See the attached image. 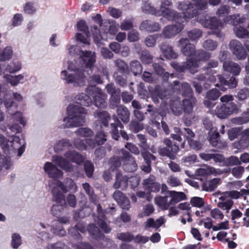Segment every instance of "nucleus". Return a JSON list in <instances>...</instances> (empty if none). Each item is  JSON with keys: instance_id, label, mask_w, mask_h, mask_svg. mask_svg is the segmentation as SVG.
Segmentation results:
<instances>
[{"instance_id": "obj_5", "label": "nucleus", "mask_w": 249, "mask_h": 249, "mask_svg": "<svg viewBox=\"0 0 249 249\" xmlns=\"http://www.w3.org/2000/svg\"><path fill=\"white\" fill-rule=\"evenodd\" d=\"M173 88L175 91L179 92L183 96L190 97L189 99L182 100V106L185 113H191L196 100L195 97L191 96L192 89L190 85L187 83H181L178 81H174Z\"/></svg>"}, {"instance_id": "obj_21", "label": "nucleus", "mask_w": 249, "mask_h": 249, "mask_svg": "<svg viewBox=\"0 0 249 249\" xmlns=\"http://www.w3.org/2000/svg\"><path fill=\"white\" fill-rule=\"evenodd\" d=\"M157 16H162L169 21H175L176 23H183L182 20H179V13L170 8L163 11H158Z\"/></svg>"}, {"instance_id": "obj_17", "label": "nucleus", "mask_w": 249, "mask_h": 249, "mask_svg": "<svg viewBox=\"0 0 249 249\" xmlns=\"http://www.w3.org/2000/svg\"><path fill=\"white\" fill-rule=\"evenodd\" d=\"M178 46L181 52L185 55L191 56L195 54L196 48L193 44L190 43L187 38H181L178 42Z\"/></svg>"}, {"instance_id": "obj_52", "label": "nucleus", "mask_w": 249, "mask_h": 249, "mask_svg": "<svg viewBox=\"0 0 249 249\" xmlns=\"http://www.w3.org/2000/svg\"><path fill=\"white\" fill-rule=\"evenodd\" d=\"M76 197L74 195L69 194L66 198L65 199V203H58L61 205L70 206L71 207H75L76 205Z\"/></svg>"}, {"instance_id": "obj_3", "label": "nucleus", "mask_w": 249, "mask_h": 249, "mask_svg": "<svg viewBox=\"0 0 249 249\" xmlns=\"http://www.w3.org/2000/svg\"><path fill=\"white\" fill-rule=\"evenodd\" d=\"M65 158L59 155L53 156L52 160L59 167L67 172L73 171V166L71 161L80 164L84 161V158L75 151H69L64 154Z\"/></svg>"}, {"instance_id": "obj_8", "label": "nucleus", "mask_w": 249, "mask_h": 249, "mask_svg": "<svg viewBox=\"0 0 249 249\" xmlns=\"http://www.w3.org/2000/svg\"><path fill=\"white\" fill-rule=\"evenodd\" d=\"M177 9L182 12L183 16L179 14V20H182L183 23L186 22L189 19L198 16L202 10H198L194 6V3H191L189 1H182L178 3Z\"/></svg>"}, {"instance_id": "obj_13", "label": "nucleus", "mask_w": 249, "mask_h": 249, "mask_svg": "<svg viewBox=\"0 0 249 249\" xmlns=\"http://www.w3.org/2000/svg\"><path fill=\"white\" fill-rule=\"evenodd\" d=\"M171 66L177 71H184L186 70H188L191 73L194 74L197 71V70L199 67V64L197 61H195L192 59H189L181 65L173 62L171 63Z\"/></svg>"}, {"instance_id": "obj_62", "label": "nucleus", "mask_w": 249, "mask_h": 249, "mask_svg": "<svg viewBox=\"0 0 249 249\" xmlns=\"http://www.w3.org/2000/svg\"><path fill=\"white\" fill-rule=\"evenodd\" d=\"M140 60L143 64H149L152 62L153 56L147 51H142L140 56Z\"/></svg>"}, {"instance_id": "obj_64", "label": "nucleus", "mask_w": 249, "mask_h": 249, "mask_svg": "<svg viewBox=\"0 0 249 249\" xmlns=\"http://www.w3.org/2000/svg\"><path fill=\"white\" fill-rule=\"evenodd\" d=\"M231 122L232 124L236 125H240L249 122V117L248 116H241L240 117H235L231 119Z\"/></svg>"}, {"instance_id": "obj_20", "label": "nucleus", "mask_w": 249, "mask_h": 249, "mask_svg": "<svg viewBox=\"0 0 249 249\" xmlns=\"http://www.w3.org/2000/svg\"><path fill=\"white\" fill-rule=\"evenodd\" d=\"M223 172L219 169H215L210 166H205L196 170L195 175L198 177H207L213 175H221Z\"/></svg>"}, {"instance_id": "obj_28", "label": "nucleus", "mask_w": 249, "mask_h": 249, "mask_svg": "<svg viewBox=\"0 0 249 249\" xmlns=\"http://www.w3.org/2000/svg\"><path fill=\"white\" fill-rule=\"evenodd\" d=\"M107 72L106 68H101L97 69V73H94L89 78V83L92 85L100 84L102 83L101 77L104 75H107Z\"/></svg>"}, {"instance_id": "obj_30", "label": "nucleus", "mask_w": 249, "mask_h": 249, "mask_svg": "<svg viewBox=\"0 0 249 249\" xmlns=\"http://www.w3.org/2000/svg\"><path fill=\"white\" fill-rule=\"evenodd\" d=\"M170 107L172 113L176 116H178L182 113L181 102L178 98L174 97L171 99Z\"/></svg>"}, {"instance_id": "obj_29", "label": "nucleus", "mask_w": 249, "mask_h": 249, "mask_svg": "<svg viewBox=\"0 0 249 249\" xmlns=\"http://www.w3.org/2000/svg\"><path fill=\"white\" fill-rule=\"evenodd\" d=\"M165 222V219L163 217L161 216L155 220L152 218H149L144 222V225L145 229L154 228L155 229H158Z\"/></svg>"}, {"instance_id": "obj_24", "label": "nucleus", "mask_w": 249, "mask_h": 249, "mask_svg": "<svg viewBox=\"0 0 249 249\" xmlns=\"http://www.w3.org/2000/svg\"><path fill=\"white\" fill-rule=\"evenodd\" d=\"M115 200L124 210H128L130 208V203L127 197L120 191H116L113 194Z\"/></svg>"}, {"instance_id": "obj_48", "label": "nucleus", "mask_w": 249, "mask_h": 249, "mask_svg": "<svg viewBox=\"0 0 249 249\" xmlns=\"http://www.w3.org/2000/svg\"><path fill=\"white\" fill-rule=\"evenodd\" d=\"M153 68L156 73L162 75L164 80H167L169 77L170 74L168 72H164V69L158 64L154 63L153 65Z\"/></svg>"}, {"instance_id": "obj_12", "label": "nucleus", "mask_w": 249, "mask_h": 249, "mask_svg": "<svg viewBox=\"0 0 249 249\" xmlns=\"http://www.w3.org/2000/svg\"><path fill=\"white\" fill-rule=\"evenodd\" d=\"M69 222V218L67 216H63L59 218V221H54L51 226L49 225H45L43 223H40V226L42 229H45L47 228H50V230L53 234L63 236L65 234V231L62 228L61 223L66 224Z\"/></svg>"}, {"instance_id": "obj_37", "label": "nucleus", "mask_w": 249, "mask_h": 249, "mask_svg": "<svg viewBox=\"0 0 249 249\" xmlns=\"http://www.w3.org/2000/svg\"><path fill=\"white\" fill-rule=\"evenodd\" d=\"M13 54V49L10 46H7L2 50L0 49V61L8 60L12 58Z\"/></svg>"}, {"instance_id": "obj_47", "label": "nucleus", "mask_w": 249, "mask_h": 249, "mask_svg": "<svg viewBox=\"0 0 249 249\" xmlns=\"http://www.w3.org/2000/svg\"><path fill=\"white\" fill-rule=\"evenodd\" d=\"M130 68L132 72L135 75H137L142 72V66L137 60H133L130 62Z\"/></svg>"}, {"instance_id": "obj_49", "label": "nucleus", "mask_w": 249, "mask_h": 249, "mask_svg": "<svg viewBox=\"0 0 249 249\" xmlns=\"http://www.w3.org/2000/svg\"><path fill=\"white\" fill-rule=\"evenodd\" d=\"M107 13L110 16L115 18H119L122 16V11L121 10L113 7H108Z\"/></svg>"}, {"instance_id": "obj_60", "label": "nucleus", "mask_w": 249, "mask_h": 249, "mask_svg": "<svg viewBox=\"0 0 249 249\" xmlns=\"http://www.w3.org/2000/svg\"><path fill=\"white\" fill-rule=\"evenodd\" d=\"M88 231L91 234L95 236L97 238H101L102 237L103 235L101 233L99 227L93 224L89 225Z\"/></svg>"}, {"instance_id": "obj_15", "label": "nucleus", "mask_w": 249, "mask_h": 249, "mask_svg": "<svg viewBox=\"0 0 249 249\" xmlns=\"http://www.w3.org/2000/svg\"><path fill=\"white\" fill-rule=\"evenodd\" d=\"M43 169L45 173L51 178L57 180L58 178H62L63 177V172L59 169H58L55 165L50 162H46L44 166ZM53 181V184L50 186L54 185Z\"/></svg>"}, {"instance_id": "obj_59", "label": "nucleus", "mask_w": 249, "mask_h": 249, "mask_svg": "<svg viewBox=\"0 0 249 249\" xmlns=\"http://www.w3.org/2000/svg\"><path fill=\"white\" fill-rule=\"evenodd\" d=\"M131 130L135 133H137L143 129L144 125L142 123L136 121H132L129 125Z\"/></svg>"}, {"instance_id": "obj_22", "label": "nucleus", "mask_w": 249, "mask_h": 249, "mask_svg": "<svg viewBox=\"0 0 249 249\" xmlns=\"http://www.w3.org/2000/svg\"><path fill=\"white\" fill-rule=\"evenodd\" d=\"M123 158L124 159V168L127 172H133L137 169V164L134 158L129 153L124 150L122 151Z\"/></svg>"}, {"instance_id": "obj_11", "label": "nucleus", "mask_w": 249, "mask_h": 249, "mask_svg": "<svg viewBox=\"0 0 249 249\" xmlns=\"http://www.w3.org/2000/svg\"><path fill=\"white\" fill-rule=\"evenodd\" d=\"M86 92L93 96L95 105L96 107L104 108L107 106L106 102L107 96L101 89L94 86H89L86 89Z\"/></svg>"}, {"instance_id": "obj_10", "label": "nucleus", "mask_w": 249, "mask_h": 249, "mask_svg": "<svg viewBox=\"0 0 249 249\" xmlns=\"http://www.w3.org/2000/svg\"><path fill=\"white\" fill-rule=\"evenodd\" d=\"M239 107L233 103L228 104H223L217 106L214 112V114L220 119H225L233 113H237Z\"/></svg>"}, {"instance_id": "obj_56", "label": "nucleus", "mask_w": 249, "mask_h": 249, "mask_svg": "<svg viewBox=\"0 0 249 249\" xmlns=\"http://www.w3.org/2000/svg\"><path fill=\"white\" fill-rule=\"evenodd\" d=\"M202 32L199 29H195L188 32V36L191 41H195L201 36Z\"/></svg>"}, {"instance_id": "obj_6", "label": "nucleus", "mask_w": 249, "mask_h": 249, "mask_svg": "<svg viewBox=\"0 0 249 249\" xmlns=\"http://www.w3.org/2000/svg\"><path fill=\"white\" fill-rule=\"evenodd\" d=\"M25 142L20 138L14 136L11 141L7 142L4 137L0 134V146L6 153L12 154L18 151V155L20 157L25 150Z\"/></svg>"}, {"instance_id": "obj_32", "label": "nucleus", "mask_w": 249, "mask_h": 249, "mask_svg": "<svg viewBox=\"0 0 249 249\" xmlns=\"http://www.w3.org/2000/svg\"><path fill=\"white\" fill-rule=\"evenodd\" d=\"M169 196L171 197L170 202L172 203V205H174L181 200L186 199V195L181 192L169 191Z\"/></svg>"}, {"instance_id": "obj_35", "label": "nucleus", "mask_w": 249, "mask_h": 249, "mask_svg": "<svg viewBox=\"0 0 249 249\" xmlns=\"http://www.w3.org/2000/svg\"><path fill=\"white\" fill-rule=\"evenodd\" d=\"M117 112L124 123H127L129 121L130 114L127 108L123 105H120L117 108Z\"/></svg>"}, {"instance_id": "obj_45", "label": "nucleus", "mask_w": 249, "mask_h": 249, "mask_svg": "<svg viewBox=\"0 0 249 249\" xmlns=\"http://www.w3.org/2000/svg\"><path fill=\"white\" fill-rule=\"evenodd\" d=\"M22 244L21 236L17 233H14L11 236V245L14 249H18Z\"/></svg>"}, {"instance_id": "obj_42", "label": "nucleus", "mask_w": 249, "mask_h": 249, "mask_svg": "<svg viewBox=\"0 0 249 249\" xmlns=\"http://www.w3.org/2000/svg\"><path fill=\"white\" fill-rule=\"evenodd\" d=\"M71 144L69 140L64 139L58 141L54 146L56 152H60L65 147L71 146Z\"/></svg>"}, {"instance_id": "obj_26", "label": "nucleus", "mask_w": 249, "mask_h": 249, "mask_svg": "<svg viewBox=\"0 0 249 249\" xmlns=\"http://www.w3.org/2000/svg\"><path fill=\"white\" fill-rule=\"evenodd\" d=\"M160 28V25L159 23L148 20L142 21L139 27L140 30L146 31L149 32H157L159 31Z\"/></svg>"}, {"instance_id": "obj_14", "label": "nucleus", "mask_w": 249, "mask_h": 249, "mask_svg": "<svg viewBox=\"0 0 249 249\" xmlns=\"http://www.w3.org/2000/svg\"><path fill=\"white\" fill-rule=\"evenodd\" d=\"M184 23L168 25L165 26L162 31L161 36L166 38H171L180 33L184 29Z\"/></svg>"}, {"instance_id": "obj_18", "label": "nucleus", "mask_w": 249, "mask_h": 249, "mask_svg": "<svg viewBox=\"0 0 249 249\" xmlns=\"http://www.w3.org/2000/svg\"><path fill=\"white\" fill-rule=\"evenodd\" d=\"M203 26L211 29H219L223 26L221 19H218L216 17H213L208 19H200L199 18L197 19Z\"/></svg>"}, {"instance_id": "obj_38", "label": "nucleus", "mask_w": 249, "mask_h": 249, "mask_svg": "<svg viewBox=\"0 0 249 249\" xmlns=\"http://www.w3.org/2000/svg\"><path fill=\"white\" fill-rule=\"evenodd\" d=\"M86 231L85 227L82 223L77 224L75 227L71 228L69 231V233L75 238H78L80 236L79 231L84 232Z\"/></svg>"}, {"instance_id": "obj_44", "label": "nucleus", "mask_w": 249, "mask_h": 249, "mask_svg": "<svg viewBox=\"0 0 249 249\" xmlns=\"http://www.w3.org/2000/svg\"><path fill=\"white\" fill-rule=\"evenodd\" d=\"M142 9L145 13L151 14L157 16L158 10L151 5L149 0H143L142 6Z\"/></svg>"}, {"instance_id": "obj_4", "label": "nucleus", "mask_w": 249, "mask_h": 249, "mask_svg": "<svg viewBox=\"0 0 249 249\" xmlns=\"http://www.w3.org/2000/svg\"><path fill=\"white\" fill-rule=\"evenodd\" d=\"M54 185L52 186V193L55 201L57 203H65L64 193L68 191L75 192L77 186L71 178H68L64 180V184L57 180L53 181Z\"/></svg>"}, {"instance_id": "obj_57", "label": "nucleus", "mask_w": 249, "mask_h": 249, "mask_svg": "<svg viewBox=\"0 0 249 249\" xmlns=\"http://www.w3.org/2000/svg\"><path fill=\"white\" fill-rule=\"evenodd\" d=\"M23 11L28 15H33L36 11L34 4L31 2H26L23 6Z\"/></svg>"}, {"instance_id": "obj_40", "label": "nucleus", "mask_w": 249, "mask_h": 249, "mask_svg": "<svg viewBox=\"0 0 249 249\" xmlns=\"http://www.w3.org/2000/svg\"><path fill=\"white\" fill-rule=\"evenodd\" d=\"M4 78L11 85L16 86L18 84L20 81L23 79L24 76L22 74L15 76L6 74L4 76Z\"/></svg>"}, {"instance_id": "obj_33", "label": "nucleus", "mask_w": 249, "mask_h": 249, "mask_svg": "<svg viewBox=\"0 0 249 249\" xmlns=\"http://www.w3.org/2000/svg\"><path fill=\"white\" fill-rule=\"evenodd\" d=\"M128 178L125 176H123L122 174L117 173L116 174V178L114 184V187L115 189L122 188L124 189L126 188L128 183Z\"/></svg>"}, {"instance_id": "obj_46", "label": "nucleus", "mask_w": 249, "mask_h": 249, "mask_svg": "<svg viewBox=\"0 0 249 249\" xmlns=\"http://www.w3.org/2000/svg\"><path fill=\"white\" fill-rule=\"evenodd\" d=\"M75 133L78 136L85 138L91 137L93 135L92 130L87 127L78 128L75 131Z\"/></svg>"}, {"instance_id": "obj_23", "label": "nucleus", "mask_w": 249, "mask_h": 249, "mask_svg": "<svg viewBox=\"0 0 249 249\" xmlns=\"http://www.w3.org/2000/svg\"><path fill=\"white\" fill-rule=\"evenodd\" d=\"M97 210L98 212L97 219H95V224L98 225L100 229L105 232L108 233L110 231V228L107 226L105 222L104 213L102 211L101 206L100 204L97 205Z\"/></svg>"}, {"instance_id": "obj_61", "label": "nucleus", "mask_w": 249, "mask_h": 249, "mask_svg": "<svg viewBox=\"0 0 249 249\" xmlns=\"http://www.w3.org/2000/svg\"><path fill=\"white\" fill-rule=\"evenodd\" d=\"M23 20L22 14L17 13L13 16L12 19V25L13 27H17L20 25Z\"/></svg>"}, {"instance_id": "obj_31", "label": "nucleus", "mask_w": 249, "mask_h": 249, "mask_svg": "<svg viewBox=\"0 0 249 249\" xmlns=\"http://www.w3.org/2000/svg\"><path fill=\"white\" fill-rule=\"evenodd\" d=\"M221 183L219 178H214L202 184V189L205 191H213Z\"/></svg>"}, {"instance_id": "obj_1", "label": "nucleus", "mask_w": 249, "mask_h": 249, "mask_svg": "<svg viewBox=\"0 0 249 249\" xmlns=\"http://www.w3.org/2000/svg\"><path fill=\"white\" fill-rule=\"evenodd\" d=\"M66 49L69 54H77V57L68 62L67 70L61 71L60 78L66 84L75 87L84 86L87 76L92 73L96 62L95 53L90 51L78 50L73 45H67Z\"/></svg>"}, {"instance_id": "obj_2", "label": "nucleus", "mask_w": 249, "mask_h": 249, "mask_svg": "<svg viewBox=\"0 0 249 249\" xmlns=\"http://www.w3.org/2000/svg\"><path fill=\"white\" fill-rule=\"evenodd\" d=\"M76 104L69 105L67 109V117L63 120L64 128L76 127L83 125L87 114L86 109L81 105L89 106L91 99L89 95L84 93L78 94L75 97Z\"/></svg>"}, {"instance_id": "obj_36", "label": "nucleus", "mask_w": 249, "mask_h": 249, "mask_svg": "<svg viewBox=\"0 0 249 249\" xmlns=\"http://www.w3.org/2000/svg\"><path fill=\"white\" fill-rule=\"evenodd\" d=\"M160 48L164 56L167 59L177 58V53L173 51L170 46L163 44L160 45Z\"/></svg>"}, {"instance_id": "obj_39", "label": "nucleus", "mask_w": 249, "mask_h": 249, "mask_svg": "<svg viewBox=\"0 0 249 249\" xmlns=\"http://www.w3.org/2000/svg\"><path fill=\"white\" fill-rule=\"evenodd\" d=\"M155 208L151 204H148L143 206L142 210L138 213V216L142 218L150 215L154 213Z\"/></svg>"}, {"instance_id": "obj_19", "label": "nucleus", "mask_w": 249, "mask_h": 249, "mask_svg": "<svg viewBox=\"0 0 249 249\" xmlns=\"http://www.w3.org/2000/svg\"><path fill=\"white\" fill-rule=\"evenodd\" d=\"M216 128H212L208 133L209 140L212 146L217 148L223 149L227 146V143L225 141H218L219 134Z\"/></svg>"}, {"instance_id": "obj_54", "label": "nucleus", "mask_w": 249, "mask_h": 249, "mask_svg": "<svg viewBox=\"0 0 249 249\" xmlns=\"http://www.w3.org/2000/svg\"><path fill=\"white\" fill-rule=\"evenodd\" d=\"M120 27L122 30H129L133 27V19L126 18L123 20L120 24Z\"/></svg>"}, {"instance_id": "obj_43", "label": "nucleus", "mask_w": 249, "mask_h": 249, "mask_svg": "<svg viewBox=\"0 0 249 249\" xmlns=\"http://www.w3.org/2000/svg\"><path fill=\"white\" fill-rule=\"evenodd\" d=\"M178 208L183 212H186V215L188 216V221L191 222L192 221L191 218V206L188 202H183L179 203L178 205Z\"/></svg>"}, {"instance_id": "obj_25", "label": "nucleus", "mask_w": 249, "mask_h": 249, "mask_svg": "<svg viewBox=\"0 0 249 249\" xmlns=\"http://www.w3.org/2000/svg\"><path fill=\"white\" fill-rule=\"evenodd\" d=\"M223 69L225 71L230 72L234 76L239 74L241 71V68L239 65L231 61H226L224 62Z\"/></svg>"}, {"instance_id": "obj_34", "label": "nucleus", "mask_w": 249, "mask_h": 249, "mask_svg": "<svg viewBox=\"0 0 249 249\" xmlns=\"http://www.w3.org/2000/svg\"><path fill=\"white\" fill-rule=\"evenodd\" d=\"M169 196H158L155 198V203L163 210H167L172 205L170 199L168 200Z\"/></svg>"}, {"instance_id": "obj_41", "label": "nucleus", "mask_w": 249, "mask_h": 249, "mask_svg": "<svg viewBox=\"0 0 249 249\" xmlns=\"http://www.w3.org/2000/svg\"><path fill=\"white\" fill-rule=\"evenodd\" d=\"M95 117L98 119L99 121L102 122L104 126L108 125V120L110 117L108 113L105 111H97L94 114Z\"/></svg>"}, {"instance_id": "obj_9", "label": "nucleus", "mask_w": 249, "mask_h": 249, "mask_svg": "<svg viewBox=\"0 0 249 249\" xmlns=\"http://www.w3.org/2000/svg\"><path fill=\"white\" fill-rule=\"evenodd\" d=\"M92 18L94 21L100 26V29L98 28L97 25H93L90 28V32L93 36L94 42L96 44H99L101 39H107L106 34H101V31L104 30L105 32H106V31L105 29V25L102 24L103 19L100 14H97L94 16H93Z\"/></svg>"}, {"instance_id": "obj_51", "label": "nucleus", "mask_w": 249, "mask_h": 249, "mask_svg": "<svg viewBox=\"0 0 249 249\" xmlns=\"http://www.w3.org/2000/svg\"><path fill=\"white\" fill-rule=\"evenodd\" d=\"M233 204V201L230 199H228L225 201H220L218 202L217 206L223 210H226L227 212H229Z\"/></svg>"}, {"instance_id": "obj_16", "label": "nucleus", "mask_w": 249, "mask_h": 249, "mask_svg": "<svg viewBox=\"0 0 249 249\" xmlns=\"http://www.w3.org/2000/svg\"><path fill=\"white\" fill-rule=\"evenodd\" d=\"M229 47L238 59H244L246 57V51L238 40L235 39L231 40L229 44Z\"/></svg>"}, {"instance_id": "obj_58", "label": "nucleus", "mask_w": 249, "mask_h": 249, "mask_svg": "<svg viewBox=\"0 0 249 249\" xmlns=\"http://www.w3.org/2000/svg\"><path fill=\"white\" fill-rule=\"evenodd\" d=\"M217 46V43L211 39L205 40L203 44V47L209 51H213Z\"/></svg>"}, {"instance_id": "obj_63", "label": "nucleus", "mask_w": 249, "mask_h": 249, "mask_svg": "<svg viewBox=\"0 0 249 249\" xmlns=\"http://www.w3.org/2000/svg\"><path fill=\"white\" fill-rule=\"evenodd\" d=\"M244 170L245 169L243 166H236L232 169L231 173L235 178H240L242 177Z\"/></svg>"}, {"instance_id": "obj_53", "label": "nucleus", "mask_w": 249, "mask_h": 249, "mask_svg": "<svg viewBox=\"0 0 249 249\" xmlns=\"http://www.w3.org/2000/svg\"><path fill=\"white\" fill-rule=\"evenodd\" d=\"M21 68V65L20 62L14 61L11 63L10 65L7 66L6 70L10 73H14L19 71Z\"/></svg>"}, {"instance_id": "obj_50", "label": "nucleus", "mask_w": 249, "mask_h": 249, "mask_svg": "<svg viewBox=\"0 0 249 249\" xmlns=\"http://www.w3.org/2000/svg\"><path fill=\"white\" fill-rule=\"evenodd\" d=\"M233 30L236 36L239 38H243L249 35L248 31L240 25L235 26Z\"/></svg>"}, {"instance_id": "obj_27", "label": "nucleus", "mask_w": 249, "mask_h": 249, "mask_svg": "<svg viewBox=\"0 0 249 249\" xmlns=\"http://www.w3.org/2000/svg\"><path fill=\"white\" fill-rule=\"evenodd\" d=\"M107 140V135L103 131H98L95 137V141L91 139H87L86 142L88 145L94 147L96 145V143L98 145H102Z\"/></svg>"}, {"instance_id": "obj_55", "label": "nucleus", "mask_w": 249, "mask_h": 249, "mask_svg": "<svg viewBox=\"0 0 249 249\" xmlns=\"http://www.w3.org/2000/svg\"><path fill=\"white\" fill-rule=\"evenodd\" d=\"M221 93L218 90L216 89H213L209 90L206 94V98L214 101L216 100L220 96Z\"/></svg>"}, {"instance_id": "obj_7", "label": "nucleus", "mask_w": 249, "mask_h": 249, "mask_svg": "<svg viewBox=\"0 0 249 249\" xmlns=\"http://www.w3.org/2000/svg\"><path fill=\"white\" fill-rule=\"evenodd\" d=\"M7 93L5 91L1 90V85L0 84V104L4 102L8 113L12 115L13 121L18 122L23 126H25L26 124V120L23 117L20 112H15L17 105L13 101H7Z\"/></svg>"}]
</instances>
